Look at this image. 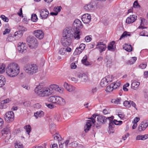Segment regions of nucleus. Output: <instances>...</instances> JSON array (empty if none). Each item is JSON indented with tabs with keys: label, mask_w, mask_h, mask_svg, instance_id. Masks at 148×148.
Here are the masks:
<instances>
[{
	"label": "nucleus",
	"mask_w": 148,
	"mask_h": 148,
	"mask_svg": "<svg viewBox=\"0 0 148 148\" xmlns=\"http://www.w3.org/2000/svg\"><path fill=\"white\" fill-rule=\"evenodd\" d=\"M61 8V7L60 6L58 7L54 8V10L56 12H57L58 13V12H60Z\"/></svg>",
	"instance_id": "56"
},
{
	"label": "nucleus",
	"mask_w": 148,
	"mask_h": 148,
	"mask_svg": "<svg viewBox=\"0 0 148 148\" xmlns=\"http://www.w3.org/2000/svg\"><path fill=\"white\" fill-rule=\"evenodd\" d=\"M46 105L48 108L51 109L54 108L55 107V106L52 103L48 104L46 103Z\"/></svg>",
	"instance_id": "53"
},
{
	"label": "nucleus",
	"mask_w": 148,
	"mask_h": 148,
	"mask_svg": "<svg viewBox=\"0 0 148 148\" xmlns=\"http://www.w3.org/2000/svg\"><path fill=\"white\" fill-rule=\"evenodd\" d=\"M15 148H23V146L22 144L20 143H14Z\"/></svg>",
	"instance_id": "42"
},
{
	"label": "nucleus",
	"mask_w": 148,
	"mask_h": 148,
	"mask_svg": "<svg viewBox=\"0 0 148 148\" xmlns=\"http://www.w3.org/2000/svg\"><path fill=\"white\" fill-rule=\"evenodd\" d=\"M123 104L126 108H129L131 107L130 101H129L127 100L125 101L123 103Z\"/></svg>",
	"instance_id": "35"
},
{
	"label": "nucleus",
	"mask_w": 148,
	"mask_h": 148,
	"mask_svg": "<svg viewBox=\"0 0 148 148\" xmlns=\"http://www.w3.org/2000/svg\"><path fill=\"white\" fill-rule=\"evenodd\" d=\"M55 119L58 121H59L60 120L61 116L59 114L56 113L54 116Z\"/></svg>",
	"instance_id": "44"
},
{
	"label": "nucleus",
	"mask_w": 148,
	"mask_h": 148,
	"mask_svg": "<svg viewBox=\"0 0 148 148\" xmlns=\"http://www.w3.org/2000/svg\"><path fill=\"white\" fill-rule=\"evenodd\" d=\"M112 81V79L110 77V76H107L102 79L100 84L102 87H104L107 86L109 83L110 82Z\"/></svg>",
	"instance_id": "10"
},
{
	"label": "nucleus",
	"mask_w": 148,
	"mask_h": 148,
	"mask_svg": "<svg viewBox=\"0 0 148 148\" xmlns=\"http://www.w3.org/2000/svg\"><path fill=\"white\" fill-rule=\"evenodd\" d=\"M64 90V89L63 88L59 87L58 85V87H57L56 91L59 92L60 93H62Z\"/></svg>",
	"instance_id": "41"
},
{
	"label": "nucleus",
	"mask_w": 148,
	"mask_h": 148,
	"mask_svg": "<svg viewBox=\"0 0 148 148\" xmlns=\"http://www.w3.org/2000/svg\"><path fill=\"white\" fill-rule=\"evenodd\" d=\"M5 79L4 77L0 75V87H2L5 83Z\"/></svg>",
	"instance_id": "28"
},
{
	"label": "nucleus",
	"mask_w": 148,
	"mask_h": 148,
	"mask_svg": "<svg viewBox=\"0 0 148 148\" xmlns=\"http://www.w3.org/2000/svg\"><path fill=\"white\" fill-rule=\"evenodd\" d=\"M18 28L19 30L21 31L25 32L27 30V29L22 25H19Z\"/></svg>",
	"instance_id": "39"
},
{
	"label": "nucleus",
	"mask_w": 148,
	"mask_h": 148,
	"mask_svg": "<svg viewBox=\"0 0 148 148\" xmlns=\"http://www.w3.org/2000/svg\"><path fill=\"white\" fill-rule=\"evenodd\" d=\"M108 119L109 120L110 122H112L113 123V124L116 125H120L123 123V122L122 121H117L116 120H114L113 121V120L114 119L113 116H111L110 117H108Z\"/></svg>",
	"instance_id": "21"
},
{
	"label": "nucleus",
	"mask_w": 148,
	"mask_h": 148,
	"mask_svg": "<svg viewBox=\"0 0 148 148\" xmlns=\"http://www.w3.org/2000/svg\"><path fill=\"white\" fill-rule=\"evenodd\" d=\"M130 34H129V33H127L126 32H124L121 35L120 38L119 40H121V39L123 37H125V36H130Z\"/></svg>",
	"instance_id": "45"
},
{
	"label": "nucleus",
	"mask_w": 148,
	"mask_h": 148,
	"mask_svg": "<svg viewBox=\"0 0 148 148\" xmlns=\"http://www.w3.org/2000/svg\"><path fill=\"white\" fill-rule=\"evenodd\" d=\"M54 138L55 140L58 141L59 146L60 148H63L64 142L61 140V137L58 133H56L54 135Z\"/></svg>",
	"instance_id": "11"
},
{
	"label": "nucleus",
	"mask_w": 148,
	"mask_h": 148,
	"mask_svg": "<svg viewBox=\"0 0 148 148\" xmlns=\"http://www.w3.org/2000/svg\"><path fill=\"white\" fill-rule=\"evenodd\" d=\"M72 34L71 29L67 28L63 31L62 36L61 39L62 45L64 47L69 46L72 43Z\"/></svg>",
	"instance_id": "2"
},
{
	"label": "nucleus",
	"mask_w": 148,
	"mask_h": 148,
	"mask_svg": "<svg viewBox=\"0 0 148 148\" xmlns=\"http://www.w3.org/2000/svg\"><path fill=\"white\" fill-rule=\"evenodd\" d=\"M85 45L83 43L80 44L79 47H78L82 51H83L85 49Z\"/></svg>",
	"instance_id": "50"
},
{
	"label": "nucleus",
	"mask_w": 148,
	"mask_h": 148,
	"mask_svg": "<svg viewBox=\"0 0 148 148\" xmlns=\"http://www.w3.org/2000/svg\"><path fill=\"white\" fill-rule=\"evenodd\" d=\"M7 75L10 77L16 76L20 72V67L16 63H12L8 65L6 69Z\"/></svg>",
	"instance_id": "3"
},
{
	"label": "nucleus",
	"mask_w": 148,
	"mask_h": 148,
	"mask_svg": "<svg viewBox=\"0 0 148 148\" xmlns=\"http://www.w3.org/2000/svg\"><path fill=\"white\" fill-rule=\"evenodd\" d=\"M139 82L134 81L131 84L132 88L134 89H136L140 85Z\"/></svg>",
	"instance_id": "29"
},
{
	"label": "nucleus",
	"mask_w": 148,
	"mask_h": 148,
	"mask_svg": "<svg viewBox=\"0 0 148 148\" xmlns=\"http://www.w3.org/2000/svg\"><path fill=\"white\" fill-rule=\"evenodd\" d=\"M27 46L23 42H19L18 44L17 49L19 52L23 53L27 51Z\"/></svg>",
	"instance_id": "9"
},
{
	"label": "nucleus",
	"mask_w": 148,
	"mask_h": 148,
	"mask_svg": "<svg viewBox=\"0 0 148 148\" xmlns=\"http://www.w3.org/2000/svg\"><path fill=\"white\" fill-rule=\"evenodd\" d=\"M82 51L78 47H77L75 49L73 54L74 55H77L80 54L82 53Z\"/></svg>",
	"instance_id": "37"
},
{
	"label": "nucleus",
	"mask_w": 148,
	"mask_h": 148,
	"mask_svg": "<svg viewBox=\"0 0 148 148\" xmlns=\"http://www.w3.org/2000/svg\"><path fill=\"white\" fill-rule=\"evenodd\" d=\"M97 89L96 87H93L92 88V90L91 91V93L92 94H94L97 91Z\"/></svg>",
	"instance_id": "52"
},
{
	"label": "nucleus",
	"mask_w": 148,
	"mask_h": 148,
	"mask_svg": "<svg viewBox=\"0 0 148 148\" xmlns=\"http://www.w3.org/2000/svg\"><path fill=\"white\" fill-rule=\"evenodd\" d=\"M24 69L27 73L32 75L37 72L38 67L35 64H26L24 67Z\"/></svg>",
	"instance_id": "5"
},
{
	"label": "nucleus",
	"mask_w": 148,
	"mask_h": 148,
	"mask_svg": "<svg viewBox=\"0 0 148 148\" xmlns=\"http://www.w3.org/2000/svg\"><path fill=\"white\" fill-rule=\"evenodd\" d=\"M23 34L21 31H18L15 32L14 36L16 37V38L18 39L22 36Z\"/></svg>",
	"instance_id": "31"
},
{
	"label": "nucleus",
	"mask_w": 148,
	"mask_h": 148,
	"mask_svg": "<svg viewBox=\"0 0 148 148\" xmlns=\"http://www.w3.org/2000/svg\"><path fill=\"white\" fill-rule=\"evenodd\" d=\"M5 66L4 64H2L0 65V73L2 74L5 71Z\"/></svg>",
	"instance_id": "34"
},
{
	"label": "nucleus",
	"mask_w": 148,
	"mask_h": 148,
	"mask_svg": "<svg viewBox=\"0 0 148 148\" xmlns=\"http://www.w3.org/2000/svg\"><path fill=\"white\" fill-rule=\"evenodd\" d=\"M10 101V100L9 99H8L5 100H4L0 102V103L1 104V105L3 104L4 103H9Z\"/></svg>",
	"instance_id": "59"
},
{
	"label": "nucleus",
	"mask_w": 148,
	"mask_h": 148,
	"mask_svg": "<svg viewBox=\"0 0 148 148\" xmlns=\"http://www.w3.org/2000/svg\"><path fill=\"white\" fill-rule=\"evenodd\" d=\"M29 58L28 57L25 56L22 59V60L23 62H26L28 61Z\"/></svg>",
	"instance_id": "64"
},
{
	"label": "nucleus",
	"mask_w": 148,
	"mask_h": 148,
	"mask_svg": "<svg viewBox=\"0 0 148 148\" xmlns=\"http://www.w3.org/2000/svg\"><path fill=\"white\" fill-rule=\"evenodd\" d=\"M85 75V74L84 73H78L77 77L81 79Z\"/></svg>",
	"instance_id": "62"
},
{
	"label": "nucleus",
	"mask_w": 148,
	"mask_h": 148,
	"mask_svg": "<svg viewBox=\"0 0 148 148\" xmlns=\"http://www.w3.org/2000/svg\"><path fill=\"white\" fill-rule=\"evenodd\" d=\"M137 16L135 15H131L127 17L126 20V22L127 23H131L134 22L137 19Z\"/></svg>",
	"instance_id": "19"
},
{
	"label": "nucleus",
	"mask_w": 148,
	"mask_h": 148,
	"mask_svg": "<svg viewBox=\"0 0 148 148\" xmlns=\"http://www.w3.org/2000/svg\"><path fill=\"white\" fill-rule=\"evenodd\" d=\"M48 101L49 102L58 105H64L65 103V101L64 99L59 96H51L48 98Z\"/></svg>",
	"instance_id": "4"
},
{
	"label": "nucleus",
	"mask_w": 148,
	"mask_h": 148,
	"mask_svg": "<svg viewBox=\"0 0 148 148\" xmlns=\"http://www.w3.org/2000/svg\"><path fill=\"white\" fill-rule=\"evenodd\" d=\"M148 138V134H145L144 135H139L137 136L136 138V140H145L146 139Z\"/></svg>",
	"instance_id": "25"
},
{
	"label": "nucleus",
	"mask_w": 148,
	"mask_h": 148,
	"mask_svg": "<svg viewBox=\"0 0 148 148\" xmlns=\"http://www.w3.org/2000/svg\"><path fill=\"white\" fill-rule=\"evenodd\" d=\"M0 17L5 22H8V21L9 19L8 18L6 17L4 15H1L0 16Z\"/></svg>",
	"instance_id": "48"
},
{
	"label": "nucleus",
	"mask_w": 148,
	"mask_h": 148,
	"mask_svg": "<svg viewBox=\"0 0 148 148\" xmlns=\"http://www.w3.org/2000/svg\"><path fill=\"white\" fill-rule=\"evenodd\" d=\"M65 48H62L60 49L59 53L61 55H64L65 53Z\"/></svg>",
	"instance_id": "46"
},
{
	"label": "nucleus",
	"mask_w": 148,
	"mask_h": 148,
	"mask_svg": "<svg viewBox=\"0 0 148 148\" xmlns=\"http://www.w3.org/2000/svg\"><path fill=\"white\" fill-rule=\"evenodd\" d=\"M97 115L95 114L93 115L92 116L89 118L90 120L87 121L84 127V131L86 133L87 132L90 130L92 126V123L93 124L95 122V119Z\"/></svg>",
	"instance_id": "6"
},
{
	"label": "nucleus",
	"mask_w": 148,
	"mask_h": 148,
	"mask_svg": "<svg viewBox=\"0 0 148 148\" xmlns=\"http://www.w3.org/2000/svg\"><path fill=\"white\" fill-rule=\"evenodd\" d=\"M105 116L102 115H98L97 118V121L100 123L103 124L106 122L108 119Z\"/></svg>",
	"instance_id": "20"
},
{
	"label": "nucleus",
	"mask_w": 148,
	"mask_h": 148,
	"mask_svg": "<svg viewBox=\"0 0 148 148\" xmlns=\"http://www.w3.org/2000/svg\"><path fill=\"white\" fill-rule=\"evenodd\" d=\"M63 86L69 92H73L75 89V88L74 86L70 85L66 82L64 83Z\"/></svg>",
	"instance_id": "18"
},
{
	"label": "nucleus",
	"mask_w": 148,
	"mask_h": 148,
	"mask_svg": "<svg viewBox=\"0 0 148 148\" xmlns=\"http://www.w3.org/2000/svg\"><path fill=\"white\" fill-rule=\"evenodd\" d=\"M114 125L113 123L112 122L110 123L109 124V131L110 133H113L114 132L113 129L114 127Z\"/></svg>",
	"instance_id": "32"
},
{
	"label": "nucleus",
	"mask_w": 148,
	"mask_h": 148,
	"mask_svg": "<svg viewBox=\"0 0 148 148\" xmlns=\"http://www.w3.org/2000/svg\"><path fill=\"white\" fill-rule=\"evenodd\" d=\"M123 47L127 51L130 52L132 51V48L131 45L125 44L123 45Z\"/></svg>",
	"instance_id": "27"
},
{
	"label": "nucleus",
	"mask_w": 148,
	"mask_h": 148,
	"mask_svg": "<svg viewBox=\"0 0 148 148\" xmlns=\"http://www.w3.org/2000/svg\"><path fill=\"white\" fill-rule=\"evenodd\" d=\"M25 128V129L26 132L28 134H29V133L31 131V127L30 125H26L24 127Z\"/></svg>",
	"instance_id": "40"
},
{
	"label": "nucleus",
	"mask_w": 148,
	"mask_h": 148,
	"mask_svg": "<svg viewBox=\"0 0 148 148\" xmlns=\"http://www.w3.org/2000/svg\"><path fill=\"white\" fill-rule=\"evenodd\" d=\"M82 81L83 82H86L88 79L87 76L85 74L83 77L81 79Z\"/></svg>",
	"instance_id": "57"
},
{
	"label": "nucleus",
	"mask_w": 148,
	"mask_h": 148,
	"mask_svg": "<svg viewBox=\"0 0 148 148\" xmlns=\"http://www.w3.org/2000/svg\"><path fill=\"white\" fill-rule=\"evenodd\" d=\"M94 7V6L92 3H90L86 4L84 6V9L85 10L88 11L92 10Z\"/></svg>",
	"instance_id": "23"
},
{
	"label": "nucleus",
	"mask_w": 148,
	"mask_h": 148,
	"mask_svg": "<svg viewBox=\"0 0 148 148\" xmlns=\"http://www.w3.org/2000/svg\"><path fill=\"white\" fill-rule=\"evenodd\" d=\"M144 97L145 98L148 99V90H145L144 93Z\"/></svg>",
	"instance_id": "63"
},
{
	"label": "nucleus",
	"mask_w": 148,
	"mask_h": 148,
	"mask_svg": "<svg viewBox=\"0 0 148 148\" xmlns=\"http://www.w3.org/2000/svg\"><path fill=\"white\" fill-rule=\"evenodd\" d=\"M33 107L35 108L38 109L40 108L41 107V106L40 104L38 103H37L35 104H34L33 105Z\"/></svg>",
	"instance_id": "60"
},
{
	"label": "nucleus",
	"mask_w": 148,
	"mask_h": 148,
	"mask_svg": "<svg viewBox=\"0 0 148 148\" xmlns=\"http://www.w3.org/2000/svg\"><path fill=\"white\" fill-rule=\"evenodd\" d=\"M73 25L76 30H79V29H82L83 27V25L81 21L78 19L75 20L73 23Z\"/></svg>",
	"instance_id": "14"
},
{
	"label": "nucleus",
	"mask_w": 148,
	"mask_h": 148,
	"mask_svg": "<svg viewBox=\"0 0 148 148\" xmlns=\"http://www.w3.org/2000/svg\"><path fill=\"white\" fill-rule=\"evenodd\" d=\"M49 14V12L47 9H42L40 10V18L42 19L46 18Z\"/></svg>",
	"instance_id": "16"
},
{
	"label": "nucleus",
	"mask_w": 148,
	"mask_h": 148,
	"mask_svg": "<svg viewBox=\"0 0 148 148\" xmlns=\"http://www.w3.org/2000/svg\"><path fill=\"white\" fill-rule=\"evenodd\" d=\"M121 85V82L119 81H117L111 84V86L114 89H116L119 87Z\"/></svg>",
	"instance_id": "24"
},
{
	"label": "nucleus",
	"mask_w": 148,
	"mask_h": 148,
	"mask_svg": "<svg viewBox=\"0 0 148 148\" xmlns=\"http://www.w3.org/2000/svg\"><path fill=\"white\" fill-rule=\"evenodd\" d=\"M14 114L13 112L9 111L6 113L4 115L5 120L8 122L13 121L14 119Z\"/></svg>",
	"instance_id": "8"
},
{
	"label": "nucleus",
	"mask_w": 148,
	"mask_h": 148,
	"mask_svg": "<svg viewBox=\"0 0 148 148\" xmlns=\"http://www.w3.org/2000/svg\"><path fill=\"white\" fill-rule=\"evenodd\" d=\"M85 40L86 42H88L91 40L92 38L90 36H87L85 37Z\"/></svg>",
	"instance_id": "54"
},
{
	"label": "nucleus",
	"mask_w": 148,
	"mask_h": 148,
	"mask_svg": "<svg viewBox=\"0 0 148 148\" xmlns=\"http://www.w3.org/2000/svg\"><path fill=\"white\" fill-rule=\"evenodd\" d=\"M58 85L55 84H52L49 87H43L40 85L37 86L34 91L40 97L47 96L50 95L56 91Z\"/></svg>",
	"instance_id": "1"
},
{
	"label": "nucleus",
	"mask_w": 148,
	"mask_h": 148,
	"mask_svg": "<svg viewBox=\"0 0 148 148\" xmlns=\"http://www.w3.org/2000/svg\"><path fill=\"white\" fill-rule=\"evenodd\" d=\"M69 145L73 147H76L78 146V143L76 141H74L70 143Z\"/></svg>",
	"instance_id": "49"
},
{
	"label": "nucleus",
	"mask_w": 148,
	"mask_h": 148,
	"mask_svg": "<svg viewBox=\"0 0 148 148\" xmlns=\"http://www.w3.org/2000/svg\"><path fill=\"white\" fill-rule=\"evenodd\" d=\"M106 48V45L102 42H98L96 45V49H98L100 53L105 51Z\"/></svg>",
	"instance_id": "13"
},
{
	"label": "nucleus",
	"mask_w": 148,
	"mask_h": 148,
	"mask_svg": "<svg viewBox=\"0 0 148 148\" xmlns=\"http://www.w3.org/2000/svg\"><path fill=\"white\" fill-rule=\"evenodd\" d=\"M140 120V119L138 117H136L134 119V120L132 121V122L133 123L137 124V123Z\"/></svg>",
	"instance_id": "58"
},
{
	"label": "nucleus",
	"mask_w": 148,
	"mask_h": 148,
	"mask_svg": "<svg viewBox=\"0 0 148 148\" xmlns=\"http://www.w3.org/2000/svg\"><path fill=\"white\" fill-rule=\"evenodd\" d=\"M2 134H7L9 132V128H5L3 129L2 131Z\"/></svg>",
	"instance_id": "51"
},
{
	"label": "nucleus",
	"mask_w": 148,
	"mask_h": 148,
	"mask_svg": "<svg viewBox=\"0 0 148 148\" xmlns=\"http://www.w3.org/2000/svg\"><path fill=\"white\" fill-rule=\"evenodd\" d=\"M27 42L29 47L31 49L36 48L38 46L37 40L33 36L28 37L27 39Z\"/></svg>",
	"instance_id": "7"
},
{
	"label": "nucleus",
	"mask_w": 148,
	"mask_h": 148,
	"mask_svg": "<svg viewBox=\"0 0 148 148\" xmlns=\"http://www.w3.org/2000/svg\"><path fill=\"white\" fill-rule=\"evenodd\" d=\"M34 34L36 38L39 39H42L44 37V33L41 30H36L34 31Z\"/></svg>",
	"instance_id": "17"
},
{
	"label": "nucleus",
	"mask_w": 148,
	"mask_h": 148,
	"mask_svg": "<svg viewBox=\"0 0 148 148\" xmlns=\"http://www.w3.org/2000/svg\"><path fill=\"white\" fill-rule=\"evenodd\" d=\"M116 46L115 45V42L114 41L111 42L108 47V50L111 51L114 50Z\"/></svg>",
	"instance_id": "26"
},
{
	"label": "nucleus",
	"mask_w": 148,
	"mask_h": 148,
	"mask_svg": "<svg viewBox=\"0 0 148 148\" xmlns=\"http://www.w3.org/2000/svg\"><path fill=\"white\" fill-rule=\"evenodd\" d=\"M113 87L111 86V84L109 86H108L106 89V91L107 92H111L113 90Z\"/></svg>",
	"instance_id": "43"
},
{
	"label": "nucleus",
	"mask_w": 148,
	"mask_h": 148,
	"mask_svg": "<svg viewBox=\"0 0 148 148\" xmlns=\"http://www.w3.org/2000/svg\"><path fill=\"white\" fill-rule=\"evenodd\" d=\"M73 36L74 38L77 40L79 39L80 37L79 32L78 30H76L73 34Z\"/></svg>",
	"instance_id": "33"
},
{
	"label": "nucleus",
	"mask_w": 148,
	"mask_h": 148,
	"mask_svg": "<svg viewBox=\"0 0 148 148\" xmlns=\"http://www.w3.org/2000/svg\"><path fill=\"white\" fill-rule=\"evenodd\" d=\"M148 126V121L144 120L138 126V130L141 132L145 130Z\"/></svg>",
	"instance_id": "15"
},
{
	"label": "nucleus",
	"mask_w": 148,
	"mask_h": 148,
	"mask_svg": "<svg viewBox=\"0 0 148 148\" xmlns=\"http://www.w3.org/2000/svg\"><path fill=\"white\" fill-rule=\"evenodd\" d=\"M34 116L36 119L40 118L44 116V112L42 110H39L34 113Z\"/></svg>",
	"instance_id": "22"
},
{
	"label": "nucleus",
	"mask_w": 148,
	"mask_h": 148,
	"mask_svg": "<svg viewBox=\"0 0 148 148\" xmlns=\"http://www.w3.org/2000/svg\"><path fill=\"white\" fill-rule=\"evenodd\" d=\"M121 99H113L111 101V102L115 104H118L120 103Z\"/></svg>",
	"instance_id": "38"
},
{
	"label": "nucleus",
	"mask_w": 148,
	"mask_h": 148,
	"mask_svg": "<svg viewBox=\"0 0 148 148\" xmlns=\"http://www.w3.org/2000/svg\"><path fill=\"white\" fill-rule=\"evenodd\" d=\"M91 16L88 13L83 14L82 17V19L84 23L89 24L91 21Z\"/></svg>",
	"instance_id": "12"
},
{
	"label": "nucleus",
	"mask_w": 148,
	"mask_h": 148,
	"mask_svg": "<svg viewBox=\"0 0 148 148\" xmlns=\"http://www.w3.org/2000/svg\"><path fill=\"white\" fill-rule=\"evenodd\" d=\"M70 67L71 69H75L77 67V65L75 63L73 62L71 64Z\"/></svg>",
	"instance_id": "61"
},
{
	"label": "nucleus",
	"mask_w": 148,
	"mask_h": 148,
	"mask_svg": "<svg viewBox=\"0 0 148 148\" xmlns=\"http://www.w3.org/2000/svg\"><path fill=\"white\" fill-rule=\"evenodd\" d=\"M133 7L135 8H139L140 7V5L138 3L137 1H135L133 3Z\"/></svg>",
	"instance_id": "55"
},
{
	"label": "nucleus",
	"mask_w": 148,
	"mask_h": 148,
	"mask_svg": "<svg viewBox=\"0 0 148 148\" xmlns=\"http://www.w3.org/2000/svg\"><path fill=\"white\" fill-rule=\"evenodd\" d=\"M139 35L140 36H148V34L145 31H143L141 32L140 33Z\"/></svg>",
	"instance_id": "47"
},
{
	"label": "nucleus",
	"mask_w": 148,
	"mask_h": 148,
	"mask_svg": "<svg viewBox=\"0 0 148 148\" xmlns=\"http://www.w3.org/2000/svg\"><path fill=\"white\" fill-rule=\"evenodd\" d=\"M31 18L32 21L34 22H36L38 20L36 15L34 14H32Z\"/></svg>",
	"instance_id": "36"
},
{
	"label": "nucleus",
	"mask_w": 148,
	"mask_h": 148,
	"mask_svg": "<svg viewBox=\"0 0 148 148\" xmlns=\"http://www.w3.org/2000/svg\"><path fill=\"white\" fill-rule=\"evenodd\" d=\"M136 59L137 58L136 57H132L130 60L126 62V64L127 65L133 64L134 63Z\"/></svg>",
	"instance_id": "30"
}]
</instances>
